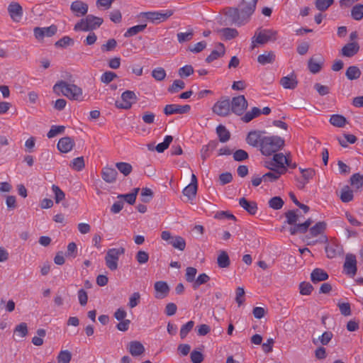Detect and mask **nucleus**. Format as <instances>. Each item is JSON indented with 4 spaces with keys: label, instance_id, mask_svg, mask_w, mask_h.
Returning <instances> with one entry per match:
<instances>
[{
    "label": "nucleus",
    "instance_id": "obj_1",
    "mask_svg": "<svg viewBox=\"0 0 363 363\" xmlns=\"http://www.w3.org/2000/svg\"><path fill=\"white\" fill-rule=\"evenodd\" d=\"M258 0H242L235 11L233 19L235 24L242 26L249 22L254 13Z\"/></svg>",
    "mask_w": 363,
    "mask_h": 363
},
{
    "label": "nucleus",
    "instance_id": "obj_2",
    "mask_svg": "<svg viewBox=\"0 0 363 363\" xmlns=\"http://www.w3.org/2000/svg\"><path fill=\"white\" fill-rule=\"evenodd\" d=\"M53 91L57 95H63L67 98L82 101L84 100L82 89L74 84H69L64 81H60L53 86Z\"/></svg>",
    "mask_w": 363,
    "mask_h": 363
},
{
    "label": "nucleus",
    "instance_id": "obj_3",
    "mask_svg": "<svg viewBox=\"0 0 363 363\" xmlns=\"http://www.w3.org/2000/svg\"><path fill=\"white\" fill-rule=\"evenodd\" d=\"M264 165L272 171H279L281 173L286 172L287 167L295 168L296 164L291 162L290 155L275 153L272 158L264 161Z\"/></svg>",
    "mask_w": 363,
    "mask_h": 363
},
{
    "label": "nucleus",
    "instance_id": "obj_4",
    "mask_svg": "<svg viewBox=\"0 0 363 363\" xmlns=\"http://www.w3.org/2000/svg\"><path fill=\"white\" fill-rule=\"evenodd\" d=\"M284 144V140L278 136L263 137L260 144V151L266 156L277 152Z\"/></svg>",
    "mask_w": 363,
    "mask_h": 363
},
{
    "label": "nucleus",
    "instance_id": "obj_5",
    "mask_svg": "<svg viewBox=\"0 0 363 363\" xmlns=\"http://www.w3.org/2000/svg\"><path fill=\"white\" fill-rule=\"evenodd\" d=\"M103 23L102 18L92 15L81 19L74 27L75 31H89L99 28Z\"/></svg>",
    "mask_w": 363,
    "mask_h": 363
},
{
    "label": "nucleus",
    "instance_id": "obj_6",
    "mask_svg": "<svg viewBox=\"0 0 363 363\" xmlns=\"http://www.w3.org/2000/svg\"><path fill=\"white\" fill-rule=\"evenodd\" d=\"M277 32L272 29H259L252 38L251 47L254 49L257 44H264L271 40L276 39Z\"/></svg>",
    "mask_w": 363,
    "mask_h": 363
},
{
    "label": "nucleus",
    "instance_id": "obj_7",
    "mask_svg": "<svg viewBox=\"0 0 363 363\" xmlns=\"http://www.w3.org/2000/svg\"><path fill=\"white\" fill-rule=\"evenodd\" d=\"M125 249L123 247L111 248L107 251L105 257V262L107 267L111 270L115 271L118 268V260L121 255H123Z\"/></svg>",
    "mask_w": 363,
    "mask_h": 363
},
{
    "label": "nucleus",
    "instance_id": "obj_8",
    "mask_svg": "<svg viewBox=\"0 0 363 363\" xmlns=\"http://www.w3.org/2000/svg\"><path fill=\"white\" fill-rule=\"evenodd\" d=\"M174 14V11L171 9L161 10L157 11H150L143 13V16L147 20L155 24L165 21Z\"/></svg>",
    "mask_w": 363,
    "mask_h": 363
},
{
    "label": "nucleus",
    "instance_id": "obj_9",
    "mask_svg": "<svg viewBox=\"0 0 363 363\" xmlns=\"http://www.w3.org/2000/svg\"><path fill=\"white\" fill-rule=\"evenodd\" d=\"M121 98V100L116 101L115 105L118 108L125 110L130 108L138 99L135 93L129 90L123 92Z\"/></svg>",
    "mask_w": 363,
    "mask_h": 363
},
{
    "label": "nucleus",
    "instance_id": "obj_10",
    "mask_svg": "<svg viewBox=\"0 0 363 363\" xmlns=\"http://www.w3.org/2000/svg\"><path fill=\"white\" fill-rule=\"evenodd\" d=\"M57 28L55 25L48 27H35L33 29V34L38 41L43 40L45 38L53 36L57 33Z\"/></svg>",
    "mask_w": 363,
    "mask_h": 363
},
{
    "label": "nucleus",
    "instance_id": "obj_11",
    "mask_svg": "<svg viewBox=\"0 0 363 363\" xmlns=\"http://www.w3.org/2000/svg\"><path fill=\"white\" fill-rule=\"evenodd\" d=\"M247 108V101L245 96L241 95L233 97L230 104V111L237 115H242Z\"/></svg>",
    "mask_w": 363,
    "mask_h": 363
},
{
    "label": "nucleus",
    "instance_id": "obj_12",
    "mask_svg": "<svg viewBox=\"0 0 363 363\" xmlns=\"http://www.w3.org/2000/svg\"><path fill=\"white\" fill-rule=\"evenodd\" d=\"M191 106L188 104L180 105L172 104L166 105L164 108V113L167 116L173 114H185L190 111Z\"/></svg>",
    "mask_w": 363,
    "mask_h": 363
},
{
    "label": "nucleus",
    "instance_id": "obj_13",
    "mask_svg": "<svg viewBox=\"0 0 363 363\" xmlns=\"http://www.w3.org/2000/svg\"><path fill=\"white\" fill-rule=\"evenodd\" d=\"M8 13L10 18L13 22H20L22 19L23 11V8L19 3L16 1H11L8 5Z\"/></svg>",
    "mask_w": 363,
    "mask_h": 363
},
{
    "label": "nucleus",
    "instance_id": "obj_14",
    "mask_svg": "<svg viewBox=\"0 0 363 363\" xmlns=\"http://www.w3.org/2000/svg\"><path fill=\"white\" fill-rule=\"evenodd\" d=\"M213 111L220 116H228L230 113V103L229 99H225L218 101L213 107Z\"/></svg>",
    "mask_w": 363,
    "mask_h": 363
},
{
    "label": "nucleus",
    "instance_id": "obj_15",
    "mask_svg": "<svg viewBox=\"0 0 363 363\" xmlns=\"http://www.w3.org/2000/svg\"><path fill=\"white\" fill-rule=\"evenodd\" d=\"M344 272L350 276L354 277L357 273V260L353 255H347L344 263Z\"/></svg>",
    "mask_w": 363,
    "mask_h": 363
},
{
    "label": "nucleus",
    "instance_id": "obj_16",
    "mask_svg": "<svg viewBox=\"0 0 363 363\" xmlns=\"http://www.w3.org/2000/svg\"><path fill=\"white\" fill-rule=\"evenodd\" d=\"M326 224L324 222H318L314 226L310 228L309 235L306 236L305 241L307 245H314L316 241L311 240V238L316 237L321 234L325 229Z\"/></svg>",
    "mask_w": 363,
    "mask_h": 363
},
{
    "label": "nucleus",
    "instance_id": "obj_17",
    "mask_svg": "<svg viewBox=\"0 0 363 363\" xmlns=\"http://www.w3.org/2000/svg\"><path fill=\"white\" fill-rule=\"evenodd\" d=\"M88 9V4L79 0L73 1L70 5V10L77 17L85 16Z\"/></svg>",
    "mask_w": 363,
    "mask_h": 363
},
{
    "label": "nucleus",
    "instance_id": "obj_18",
    "mask_svg": "<svg viewBox=\"0 0 363 363\" xmlns=\"http://www.w3.org/2000/svg\"><path fill=\"white\" fill-rule=\"evenodd\" d=\"M197 178L194 174H191V182L183 189V194L189 200L195 198L197 191Z\"/></svg>",
    "mask_w": 363,
    "mask_h": 363
},
{
    "label": "nucleus",
    "instance_id": "obj_19",
    "mask_svg": "<svg viewBox=\"0 0 363 363\" xmlns=\"http://www.w3.org/2000/svg\"><path fill=\"white\" fill-rule=\"evenodd\" d=\"M155 294V297L158 299L164 298L167 296L169 288L167 282L163 281H156L154 285Z\"/></svg>",
    "mask_w": 363,
    "mask_h": 363
},
{
    "label": "nucleus",
    "instance_id": "obj_20",
    "mask_svg": "<svg viewBox=\"0 0 363 363\" xmlns=\"http://www.w3.org/2000/svg\"><path fill=\"white\" fill-rule=\"evenodd\" d=\"M74 145V141L69 137L61 138L57 143V149L62 153L70 152Z\"/></svg>",
    "mask_w": 363,
    "mask_h": 363
},
{
    "label": "nucleus",
    "instance_id": "obj_21",
    "mask_svg": "<svg viewBox=\"0 0 363 363\" xmlns=\"http://www.w3.org/2000/svg\"><path fill=\"white\" fill-rule=\"evenodd\" d=\"M280 84L284 89H294L298 84L296 76L291 73L286 77H283L280 80Z\"/></svg>",
    "mask_w": 363,
    "mask_h": 363
},
{
    "label": "nucleus",
    "instance_id": "obj_22",
    "mask_svg": "<svg viewBox=\"0 0 363 363\" xmlns=\"http://www.w3.org/2000/svg\"><path fill=\"white\" fill-rule=\"evenodd\" d=\"M359 50V45L356 42L346 44L341 50V54L344 57H351L356 55Z\"/></svg>",
    "mask_w": 363,
    "mask_h": 363
},
{
    "label": "nucleus",
    "instance_id": "obj_23",
    "mask_svg": "<svg viewBox=\"0 0 363 363\" xmlns=\"http://www.w3.org/2000/svg\"><path fill=\"white\" fill-rule=\"evenodd\" d=\"M323 64V57H312L308 61V67L311 72L315 74L320 72Z\"/></svg>",
    "mask_w": 363,
    "mask_h": 363
},
{
    "label": "nucleus",
    "instance_id": "obj_24",
    "mask_svg": "<svg viewBox=\"0 0 363 363\" xmlns=\"http://www.w3.org/2000/svg\"><path fill=\"white\" fill-rule=\"evenodd\" d=\"M128 350L134 357L140 356L145 352L143 345L139 341H131L128 346Z\"/></svg>",
    "mask_w": 363,
    "mask_h": 363
},
{
    "label": "nucleus",
    "instance_id": "obj_25",
    "mask_svg": "<svg viewBox=\"0 0 363 363\" xmlns=\"http://www.w3.org/2000/svg\"><path fill=\"white\" fill-rule=\"evenodd\" d=\"M101 174L103 179L108 183H113L116 179L117 172L113 167H105Z\"/></svg>",
    "mask_w": 363,
    "mask_h": 363
},
{
    "label": "nucleus",
    "instance_id": "obj_26",
    "mask_svg": "<svg viewBox=\"0 0 363 363\" xmlns=\"http://www.w3.org/2000/svg\"><path fill=\"white\" fill-rule=\"evenodd\" d=\"M225 53V47L222 43H218L215 50L207 57L206 61L208 62H213V60L222 57Z\"/></svg>",
    "mask_w": 363,
    "mask_h": 363
},
{
    "label": "nucleus",
    "instance_id": "obj_27",
    "mask_svg": "<svg viewBox=\"0 0 363 363\" xmlns=\"http://www.w3.org/2000/svg\"><path fill=\"white\" fill-rule=\"evenodd\" d=\"M239 203L240 206L247 211L249 213L254 215L257 213V206L255 202L248 201L245 198H242L240 199Z\"/></svg>",
    "mask_w": 363,
    "mask_h": 363
},
{
    "label": "nucleus",
    "instance_id": "obj_28",
    "mask_svg": "<svg viewBox=\"0 0 363 363\" xmlns=\"http://www.w3.org/2000/svg\"><path fill=\"white\" fill-rule=\"evenodd\" d=\"M311 223L312 220L311 219H308L303 223L294 225V226L290 228L289 232L291 235H295L297 233H306Z\"/></svg>",
    "mask_w": 363,
    "mask_h": 363
},
{
    "label": "nucleus",
    "instance_id": "obj_29",
    "mask_svg": "<svg viewBox=\"0 0 363 363\" xmlns=\"http://www.w3.org/2000/svg\"><path fill=\"white\" fill-rule=\"evenodd\" d=\"M311 277V281L316 283L328 279V274L323 269L317 268L312 272Z\"/></svg>",
    "mask_w": 363,
    "mask_h": 363
},
{
    "label": "nucleus",
    "instance_id": "obj_30",
    "mask_svg": "<svg viewBox=\"0 0 363 363\" xmlns=\"http://www.w3.org/2000/svg\"><path fill=\"white\" fill-rule=\"evenodd\" d=\"M262 139V138H261V135H259V133H257L256 131H252V132L249 133L246 140H247V143L250 145L256 147L258 145H260Z\"/></svg>",
    "mask_w": 363,
    "mask_h": 363
},
{
    "label": "nucleus",
    "instance_id": "obj_31",
    "mask_svg": "<svg viewBox=\"0 0 363 363\" xmlns=\"http://www.w3.org/2000/svg\"><path fill=\"white\" fill-rule=\"evenodd\" d=\"M301 213L299 211H289L286 213V222L289 225H295L300 220Z\"/></svg>",
    "mask_w": 363,
    "mask_h": 363
},
{
    "label": "nucleus",
    "instance_id": "obj_32",
    "mask_svg": "<svg viewBox=\"0 0 363 363\" xmlns=\"http://www.w3.org/2000/svg\"><path fill=\"white\" fill-rule=\"evenodd\" d=\"M218 32L220 34L221 37L225 40H230L235 38L238 35V32L235 28H226L220 29Z\"/></svg>",
    "mask_w": 363,
    "mask_h": 363
},
{
    "label": "nucleus",
    "instance_id": "obj_33",
    "mask_svg": "<svg viewBox=\"0 0 363 363\" xmlns=\"http://www.w3.org/2000/svg\"><path fill=\"white\" fill-rule=\"evenodd\" d=\"M333 336V335L331 332L325 331L318 339H314L313 342L315 345H326L331 340Z\"/></svg>",
    "mask_w": 363,
    "mask_h": 363
},
{
    "label": "nucleus",
    "instance_id": "obj_34",
    "mask_svg": "<svg viewBox=\"0 0 363 363\" xmlns=\"http://www.w3.org/2000/svg\"><path fill=\"white\" fill-rule=\"evenodd\" d=\"M275 60V55L273 52H265L259 55L257 57V61L262 65L272 63Z\"/></svg>",
    "mask_w": 363,
    "mask_h": 363
},
{
    "label": "nucleus",
    "instance_id": "obj_35",
    "mask_svg": "<svg viewBox=\"0 0 363 363\" xmlns=\"http://www.w3.org/2000/svg\"><path fill=\"white\" fill-rule=\"evenodd\" d=\"M345 75L348 79L354 80L360 77L361 72L357 66H350L347 69Z\"/></svg>",
    "mask_w": 363,
    "mask_h": 363
},
{
    "label": "nucleus",
    "instance_id": "obj_36",
    "mask_svg": "<svg viewBox=\"0 0 363 363\" xmlns=\"http://www.w3.org/2000/svg\"><path fill=\"white\" fill-rule=\"evenodd\" d=\"M217 262L220 268H225L229 266L230 259L225 251L223 250L220 252L217 258Z\"/></svg>",
    "mask_w": 363,
    "mask_h": 363
},
{
    "label": "nucleus",
    "instance_id": "obj_37",
    "mask_svg": "<svg viewBox=\"0 0 363 363\" xmlns=\"http://www.w3.org/2000/svg\"><path fill=\"white\" fill-rule=\"evenodd\" d=\"M146 26V24H143L130 27L125 31V33H124V36L125 38L134 36L136 34L143 32L145 29Z\"/></svg>",
    "mask_w": 363,
    "mask_h": 363
},
{
    "label": "nucleus",
    "instance_id": "obj_38",
    "mask_svg": "<svg viewBox=\"0 0 363 363\" xmlns=\"http://www.w3.org/2000/svg\"><path fill=\"white\" fill-rule=\"evenodd\" d=\"M346 118L338 114H334L331 116L330 118V123L336 127H343L346 124Z\"/></svg>",
    "mask_w": 363,
    "mask_h": 363
},
{
    "label": "nucleus",
    "instance_id": "obj_39",
    "mask_svg": "<svg viewBox=\"0 0 363 363\" xmlns=\"http://www.w3.org/2000/svg\"><path fill=\"white\" fill-rule=\"evenodd\" d=\"M216 132L219 140L222 143H225L230 138V133L225 126L220 125L216 128Z\"/></svg>",
    "mask_w": 363,
    "mask_h": 363
},
{
    "label": "nucleus",
    "instance_id": "obj_40",
    "mask_svg": "<svg viewBox=\"0 0 363 363\" xmlns=\"http://www.w3.org/2000/svg\"><path fill=\"white\" fill-rule=\"evenodd\" d=\"M151 75L156 81L161 82L166 78L167 73L164 68L158 67L152 69Z\"/></svg>",
    "mask_w": 363,
    "mask_h": 363
},
{
    "label": "nucleus",
    "instance_id": "obj_41",
    "mask_svg": "<svg viewBox=\"0 0 363 363\" xmlns=\"http://www.w3.org/2000/svg\"><path fill=\"white\" fill-rule=\"evenodd\" d=\"M210 280V277L206 273L199 274L191 284L194 289H198L201 285L206 284Z\"/></svg>",
    "mask_w": 363,
    "mask_h": 363
},
{
    "label": "nucleus",
    "instance_id": "obj_42",
    "mask_svg": "<svg viewBox=\"0 0 363 363\" xmlns=\"http://www.w3.org/2000/svg\"><path fill=\"white\" fill-rule=\"evenodd\" d=\"M353 192L349 188V186H346L342 189L340 194V199L342 200V202H350L353 199Z\"/></svg>",
    "mask_w": 363,
    "mask_h": 363
},
{
    "label": "nucleus",
    "instance_id": "obj_43",
    "mask_svg": "<svg viewBox=\"0 0 363 363\" xmlns=\"http://www.w3.org/2000/svg\"><path fill=\"white\" fill-rule=\"evenodd\" d=\"M261 113V110L257 107H254L251 111L247 112L242 118V121L245 123L251 121L253 118H256Z\"/></svg>",
    "mask_w": 363,
    "mask_h": 363
},
{
    "label": "nucleus",
    "instance_id": "obj_44",
    "mask_svg": "<svg viewBox=\"0 0 363 363\" xmlns=\"http://www.w3.org/2000/svg\"><path fill=\"white\" fill-rule=\"evenodd\" d=\"M139 191V188H135L130 194H120L118 198H123L125 201L129 204H133L135 202L137 194Z\"/></svg>",
    "mask_w": 363,
    "mask_h": 363
},
{
    "label": "nucleus",
    "instance_id": "obj_45",
    "mask_svg": "<svg viewBox=\"0 0 363 363\" xmlns=\"http://www.w3.org/2000/svg\"><path fill=\"white\" fill-rule=\"evenodd\" d=\"M351 185L356 189H359L363 186V176L357 173L350 178Z\"/></svg>",
    "mask_w": 363,
    "mask_h": 363
},
{
    "label": "nucleus",
    "instance_id": "obj_46",
    "mask_svg": "<svg viewBox=\"0 0 363 363\" xmlns=\"http://www.w3.org/2000/svg\"><path fill=\"white\" fill-rule=\"evenodd\" d=\"M52 191L54 194V198L56 203H60L65 199V194L55 184L52 186Z\"/></svg>",
    "mask_w": 363,
    "mask_h": 363
},
{
    "label": "nucleus",
    "instance_id": "obj_47",
    "mask_svg": "<svg viewBox=\"0 0 363 363\" xmlns=\"http://www.w3.org/2000/svg\"><path fill=\"white\" fill-rule=\"evenodd\" d=\"M352 17L356 20L359 21L363 18V4L355 5L351 11Z\"/></svg>",
    "mask_w": 363,
    "mask_h": 363
},
{
    "label": "nucleus",
    "instance_id": "obj_48",
    "mask_svg": "<svg viewBox=\"0 0 363 363\" xmlns=\"http://www.w3.org/2000/svg\"><path fill=\"white\" fill-rule=\"evenodd\" d=\"M170 244L176 249L184 250L186 247V242L184 238L180 236L174 237L170 240Z\"/></svg>",
    "mask_w": 363,
    "mask_h": 363
},
{
    "label": "nucleus",
    "instance_id": "obj_49",
    "mask_svg": "<svg viewBox=\"0 0 363 363\" xmlns=\"http://www.w3.org/2000/svg\"><path fill=\"white\" fill-rule=\"evenodd\" d=\"M334 2V0H316L315 8L320 11H326Z\"/></svg>",
    "mask_w": 363,
    "mask_h": 363
},
{
    "label": "nucleus",
    "instance_id": "obj_50",
    "mask_svg": "<svg viewBox=\"0 0 363 363\" xmlns=\"http://www.w3.org/2000/svg\"><path fill=\"white\" fill-rule=\"evenodd\" d=\"M173 138L171 135H166L162 143H159L155 149L157 152L161 153L163 152L166 149L168 148Z\"/></svg>",
    "mask_w": 363,
    "mask_h": 363
},
{
    "label": "nucleus",
    "instance_id": "obj_51",
    "mask_svg": "<svg viewBox=\"0 0 363 363\" xmlns=\"http://www.w3.org/2000/svg\"><path fill=\"white\" fill-rule=\"evenodd\" d=\"M140 294L139 292H133L128 298V306L130 308L136 307L140 302Z\"/></svg>",
    "mask_w": 363,
    "mask_h": 363
},
{
    "label": "nucleus",
    "instance_id": "obj_52",
    "mask_svg": "<svg viewBox=\"0 0 363 363\" xmlns=\"http://www.w3.org/2000/svg\"><path fill=\"white\" fill-rule=\"evenodd\" d=\"M117 78V74L111 71H106L101 76V82L104 84H108Z\"/></svg>",
    "mask_w": 363,
    "mask_h": 363
},
{
    "label": "nucleus",
    "instance_id": "obj_53",
    "mask_svg": "<svg viewBox=\"0 0 363 363\" xmlns=\"http://www.w3.org/2000/svg\"><path fill=\"white\" fill-rule=\"evenodd\" d=\"M72 358V354L68 350H62L57 356V363H69Z\"/></svg>",
    "mask_w": 363,
    "mask_h": 363
},
{
    "label": "nucleus",
    "instance_id": "obj_54",
    "mask_svg": "<svg viewBox=\"0 0 363 363\" xmlns=\"http://www.w3.org/2000/svg\"><path fill=\"white\" fill-rule=\"evenodd\" d=\"M14 333L20 337H24L28 334L27 324L21 323L17 325L14 329Z\"/></svg>",
    "mask_w": 363,
    "mask_h": 363
},
{
    "label": "nucleus",
    "instance_id": "obj_55",
    "mask_svg": "<svg viewBox=\"0 0 363 363\" xmlns=\"http://www.w3.org/2000/svg\"><path fill=\"white\" fill-rule=\"evenodd\" d=\"M185 86V84L180 79L174 80L172 84L168 88V91L170 93H176L179 90L183 89Z\"/></svg>",
    "mask_w": 363,
    "mask_h": 363
},
{
    "label": "nucleus",
    "instance_id": "obj_56",
    "mask_svg": "<svg viewBox=\"0 0 363 363\" xmlns=\"http://www.w3.org/2000/svg\"><path fill=\"white\" fill-rule=\"evenodd\" d=\"M284 201L279 196H274L269 201V206L270 208L279 210L282 208Z\"/></svg>",
    "mask_w": 363,
    "mask_h": 363
},
{
    "label": "nucleus",
    "instance_id": "obj_57",
    "mask_svg": "<svg viewBox=\"0 0 363 363\" xmlns=\"http://www.w3.org/2000/svg\"><path fill=\"white\" fill-rule=\"evenodd\" d=\"M116 166L117 169L125 176L128 175L132 171V166L126 162H118Z\"/></svg>",
    "mask_w": 363,
    "mask_h": 363
},
{
    "label": "nucleus",
    "instance_id": "obj_58",
    "mask_svg": "<svg viewBox=\"0 0 363 363\" xmlns=\"http://www.w3.org/2000/svg\"><path fill=\"white\" fill-rule=\"evenodd\" d=\"M135 259L140 264H146L149 260V254L144 250H139L135 255Z\"/></svg>",
    "mask_w": 363,
    "mask_h": 363
},
{
    "label": "nucleus",
    "instance_id": "obj_59",
    "mask_svg": "<svg viewBox=\"0 0 363 363\" xmlns=\"http://www.w3.org/2000/svg\"><path fill=\"white\" fill-rule=\"evenodd\" d=\"M71 167L77 171L82 170L84 167V160L82 157L74 158L70 164Z\"/></svg>",
    "mask_w": 363,
    "mask_h": 363
},
{
    "label": "nucleus",
    "instance_id": "obj_60",
    "mask_svg": "<svg viewBox=\"0 0 363 363\" xmlns=\"http://www.w3.org/2000/svg\"><path fill=\"white\" fill-rule=\"evenodd\" d=\"M284 173H281L279 171H272L268 173L264 174L262 176L264 181H269L274 182L277 180L281 174Z\"/></svg>",
    "mask_w": 363,
    "mask_h": 363
},
{
    "label": "nucleus",
    "instance_id": "obj_61",
    "mask_svg": "<svg viewBox=\"0 0 363 363\" xmlns=\"http://www.w3.org/2000/svg\"><path fill=\"white\" fill-rule=\"evenodd\" d=\"M65 128L63 125H52L47 134L49 138L55 137L57 135L64 132Z\"/></svg>",
    "mask_w": 363,
    "mask_h": 363
},
{
    "label": "nucleus",
    "instance_id": "obj_62",
    "mask_svg": "<svg viewBox=\"0 0 363 363\" xmlns=\"http://www.w3.org/2000/svg\"><path fill=\"white\" fill-rule=\"evenodd\" d=\"M194 325V322L192 320H190L187 322L186 324H184L180 330V336L182 339L186 337V336L188 335V333L192 330L193 327Z\"/></svg>",
    "mask_w": 363,
    "mask_h": 363
},
{
    "label": "nucleus",
    "instance_id": "obj_63",
    "mask_svg": "<svg viewBox=\"0 0 363 363\" xmlns=\"http://www.w3.org/2000/svg\"><path fill=\"white\" fill-rule=\"evenodd\" d=\"M178 73L181 77H187L194 73V68L191 65H186L181 67Z\"/></svg>",
    "mask_w": 363,
    "mask_h": 363
},
{
    "label": "nucleus",
    "instance_id": "obj_64",
    "mask_svg": "<svg viewBox=\"0 0 363 363\" xmlns=\"http://www.w3.org/2000/svg\"><path fill=\"white\" fill-rule=\"evenodd\" d=\"M300 294L304 296L310 295L313 291V286L311 284L302 282L299 285Z\"/></svg>",
    "mask_w": 363,
    "mask_h": 363
}]
</instances>
